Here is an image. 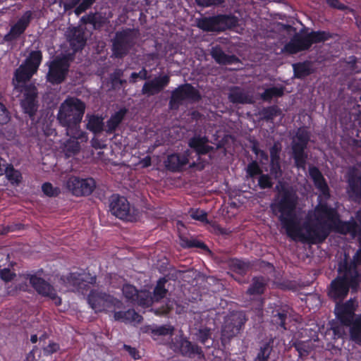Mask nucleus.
<instances>
[{"mask_svg":"<svg viewBox=\"0 0 361 361\" xmlns=\"http://www.w3.org/2000/svg\"><path fill=\"white\" fill-rule=\"evenodd\" d=\"M127 112L128 109L123 107L112 114L106 121V128L104 130L105 132L108 134L114 133L118 126L122 123Z\"/></svg>","mask_w":361,"mask_h":361,"instance_id":"nucleus-26","label":"nucleus"},{"mask_svg":"<svg viewBox=\"0 0 361 361\" xmlns=\"http://www.w3.org/2000/svg\"><path fill=\"white\" fill-rule=\"evenodd\" d=\"M207 213L202 210L196 209L191 214V217L193 219L204 222L207 221Z\"/></svg>","mask_w":361,"mask_h":361,"instance_id":"nucleus-58","label":"nucleus"},{"mask_svg":"<svg viewBox=\"0 0 361 361\" xmlns=\"http://www.w3.org/2000/svg\"><path fill=\"white\" fill-rule=\"evenodd\" d=\"M209 138L201 135H195L188 140V146L192 149L197 155L202 156L214 151V147L207 145Z\"/></svg>","mask_w":361,"mask_h":361,"instance_id":"nucleus-23","label":"nucleus"},{"mask_svg":"<svg viewBox=\"0 0 361 361\" xmlns=\"http://www.w3.org/2000/svg\"><path fill=\"white\" fill-rule=\"evenodd\" d=\"M281 144L279 142H274L269 149L270 161H281L280 153L281 152Z\"/></svg>","mask_w":361,"mask_h":361,"instance_id":"nucleus-52","label":"nucleus"},{"mask_svg":"<svg viewBox=\"0 0 361 361\" xmlns=\"http://www.w3.org/2000/svg\"><path fill=\"white\" fill-rule=\"evenodd\" d=\"M92 147L96 149H102L105 147V145L103 144L98 138L93 137L91 140Z\"/></svg>","mask_w":361,"mask_h":361,"instance_id":"nucleus-63","label":"nucleus"},{"mask_svg":"<svg viewBox=\"0 0 361 361\" xmlns=\"http://www.w3.org/2000/svg\"><path fill=\"white\" fill-rule=\"evenodd\" d=\"M267 284L264 276H255L246 293L250 295H262L266 290Z\"/></svg>","mask_w":361,"mask_h":361,"instance_id":"nucleus-30","label":"nucleus"},{"mask_svg":"<svg viewBox=\"0 0 361 361\" xmlns=\"http://www.w3.org/2000/svg\"><path fill=\"white\" fill-rule=\"evenodd\" d=\"M85 104L78 98L68 97L61 104L57 119L71 134L82 135L80 123L85 111Z\"/></svg>","mask_w":361,"mask_h":361,"instance_id":"nucleus-3","label":"nucleus"},{"mask_svg":"<svg viewBox=\"0 0 361 361\" xmlns=\"http://www.w3.org/2000/svg\"><path fill=\"white\" fill-rule=\"evenodd\" d=\"M247 319L241 312L232 314L221 329V343L225 345L231 338L240 333Z\"/></svg>","mask_w":361,"mask_h":361,"instance_id":"nucleus-13","label":"nucleus"},{"mask_svg":"<svg viewBox=\"0 0 361 361\" xmlns=\"http://www.w3.org/2000/svg\"><path fill=\"white\" fill-rule=\"evenodd\" d=\"M342 276H338L331 282L329 296L334 301H342L348 294L350 287L358 285L360 274L353 267L348 271H338Z\"/></svg>","mask_w":361,"mask_h":361,"instance_id":"nucleus-5","label":"nucleus"},{"mask_svg":"<svg viewBox=\"0 0 361 361\" xmlns=\"http://www.w3.org/2000/svg\"><path fill=\"white\" fill-rule=\"evenodd\" d=\"M147 329L145 330V332H147L149 330L151 331L152 334L154 336H167L172 335L173 334L174 329L172 326H168L166 325H162L157 326L156 328H151L149 326H146Z\"/></svg>","mask_w":361,"mask_h":361,"instance_id":"nucleus-49","label":"nucleus"},{"mask_svg":"<svg viewBox=\"0 0 361 361\" xmlns=\"http://www.w3.org/2000/svg\"><path fill=\"white\" fill-rule=\"evenodd\" d=\"M47 298L51 299L56 306L61 304V299L57 295L55 289L47 281Z\"/></svg>","mask_w":361,"mask_h":361,"instance_id":"nucleus-53","label":"nucleus"},{"mask_svg":"<svg viewBox=\"0 0 361 361\" xmlns=\"http://www.w3.org/2000/svg\"><path fill=\"white\" fill-rule=\"evenodd\" d=\"M270 173L276 179L280 178L282 174L281 161H270Z\"/></svg>","mask_w":361,"mask_h":361,"instance_id":"nucleus-54","label":"nucleus"},{"mask_svg":"<svg viewBox=\"0 0 361 361\" xmlns=\"http://www.w3.org/2000/svg\"><path fill=\"white\" fill-rule=\"evenodd\" d=\"M25 278L29 279L30 284L35 290L42 296H45V280L36 274H26Z\"/></svg>","mask_w":361,"mask_h":361,"instance_id":"nucleus-39","label":"nucleus"},{"mask_svg":"<svg viewBox=\"0 0 361 361\" xmlns=\"http://www.w3.org/2000/svg\"><path fill=\"white\" fill-rule=\"evenodd\" d=\"M179 351L183 356L195 358L197 357L199 359L204 357V354L197 344L193 343L186 338H183L178 342Z\"/></svg>","mask_w":361,"mask_h":361,"instance_id":"nucleus-22","label":"nucleus"},{"mask_svg":"<svg viewBox=\"0 0 361 361\" xmlns=\"http://www.w3.org/2000/svg\"><path fill=\"white\" fill-rule=\"evenodd\" d=\"M122 292L127 301L134 303L135 299L137 298L139 290L133 285L124 284Z\"/></svg>","mask_w":361,"mask_h":361,"instance_id":"nucleus-47","label":"nucleus"},{"mask_svg":"<svg viewBox=\"0 0 361 361\" xmlns=\"http://www.w3.org/2000/svg\"><path fill=\"white\" fill-rule=\"evenodd\" d=\"M309 176L321 195L314 211L316 224L312 228H307V235L302 233L296 214L298 196L295 192L282 186L270 205L272 213L278 217L287 235L293 240L299 238L301 242L320 244L333 231L342 235H355L358 229L357 222L353 218L349 221L341 220L337 209L327 203L330 198V190L319 169L314 166H310Z\"/></svg>","mask_w":361,"mask_h":361,"instance_id":"nucleus-1","label":"nucleus"},{"mask_svg":"<svg viewBox=\"0 0 361 361\" xmlns=\"http://www.w3.org/2000/svg\"><path fill=\"white\" fill-rule=\"evenodd\" d=\"M123 71L120 68L116 69L111 75V79L113 83H116L123 76Z\"/></svg>","mask_w":361,"mask_h":361,"instance_id":"nucleus-62","label":"nucleus"},{"mask_svg":"<svg viewBox=\"0 0 361 361\" xmlns=\"http://www.w3.org/2000/svg\"><path fill=\"white\" fill-rule=\"evenodd\" d=\"M42 59V52L32 51L25 61L15 71L12 80L13 94L20 97V106L25 114L34 121L38 109L37 87L32 84H26L37 71Z\"/></svg>","mask_w":361,"mask_h":361,"instance_id":"nucleus-2","label":"nucleus"},{"mask_svg":"<svg viewBox=\"0 0 361 361\" xmlns=\"http://www.w3.org/2000/svg\"><path fill=\"white\" fill-rule=\"evenodd\" d=\"M32 19V12L27 11L18 20V21L11 26L10 31L5 35L4 40L6 42H13L17 39L24 33L28 27Z\"/></svg>","mask_w":361,"mask_h":361,"instance_id":"nucleus-18","label":"nucleus"},{"mask_svg":"<svg viewBox=\"0 0 361 361\" xmlns=\"http://www.w3.org/2000/svg\"><path fill=\"white\" fill-rule=\"evenodd\" d=\"M311 133L307 127L299 128L295 133V140L291 143L292 157L298 169H305L307 154L305 152L310 140Z\"/></svg>","mask_w":361,"mask_h":361,"instance_id":"nucleus-7","label":"nucleus"},{"mask_svg":"<svg viewBox=\"0 0 361 361\" xmlns=\"http://www.w3.org/2000/svg\"><path fill=\"white\" fill-rule=\"evenodd\" d=\"M104 127V123L102 116L94 114L89 116L87 123V128L89 130L97 135L105 130Z\"/></svg>","mask_w":361,"mask_h":361,"instance_id":"nucleus-34","label":"nucleus"},{"mask_svg":"<svg viewBox=\"0 0 361 361\" xmlns=\"http://www.w3.org/2000/svg\"><path fill=\"white\" fill-rule=\"evenodd\" d=\"M60 192L58 188H54L51 183L47 182V196L54 197L57 196Z\"/></svg>","mask_w":361,"mask_h":361,"instance_id":"nucleus-61","label":"nucleus"},{"mask_svg":"<svg viewBox=\"0 0 361 361\" xmlns=\"http://www.w3.org/2000/svg\"><path fill=\"white\" fill-rule=\"evenodd\" d=\"M70 67L68 56L57 57L49 65L47 81L54 85L61 84L66 78Z\"/></svg>","mask_w":361,"mask_h":361,"instance_id":"nucleus-12","label":"nucleus"},{"mask_svg":"<svg viewBox=\"0 0 361 361\" xmlns=\"http://www.w3.org/2000/svg\"><path fill=\"white\" fill-rule=\"evenodd\" d=\"M308 34L312 45L313 44L325 42L326 41L333 39L335 36L334 33L325 30H312L308 32Z\"/></svg>","mask_w":361,"mask_h":361,"instance_id":"nucleus-37","label":"nucleus"},{"mask_svg":"<svg viewBox=\"0 0 361 361\" xmlns=\"http://www.w3.org/2000/svg\"><path fill=\"white\" fill-rule=\"evenodd\" d=\"M293 75L295 78L303 79L313 73L310 61L298 62L293 64Z\"/></svg>","mask_w":361,"mask_h":361,"instance_id":"nucleus-32","label":"nucleus"},{"mask_svg":"<svg viewBox=\"0 0 361 361\" xmlns=\"http://www.w3.org/2000/svg\"><path fill=\"white\" fill-rule=\"evenodd\" d=\"M66 188L75 197H85L91 195L96 188V182L92 178H81L71 176L66 181Z\"/></svg>","mask_w":361,"mask_h":361,"instance_id":"nucleus-10","label":"nucleus"},{"mask_svg":"<svg viewBox=\"0 0 361 361\" xmlns=\"http://www.w3.org/2000/svg\"><path fill=\"white\" fill-rule=\"evenodd\" d=\"M228 99L233 104H252V97L243 89L238 86L231 87L228 95Z\"/></svg>","mask_w":361,"mask_h":361,"instance_id":"nucleus-25","label":"nucleus"},{"mask_svg":"<svg viewBox=\"0 0 361 361\" xmlns=\"http://www.w3.org/2000/svg\"><path fill=\"white\" fill-rule=\"evenodd\" d=\"M59 349V345L58 343H51L47 346V353H56Z\"/></svg>","mask_w":361,"mask_h":361,"instance_id":"nucleus-64","label":"nucleus"},{"mask_svg":"<svg viewBox=\"0 0 361 361\" xmlns=\"http://www.w3.org/2000/svg\"><path fill=\"white\" fill-rule=\"evenodd\" d=\"M195 338L197 341L202 344L206 348L213 346L214 339L212 338V330L207 326L200 327L194 334Z\"/></svg>","mask_w":361,"mask_h":361,"instance_id":"nucleus-29","label":"nucleus"},{"mask_svg":"<svg viewBox=\"0 0 361 361\" xmlns=\"http://www.w3.org/2000/svg\"><path fill=\"white\" fill-rule=\"evenodd\" d=\"M61 279L71 291L85 295L90 290L91 286L96 283L97 276L89 271L82 269L80 271L71 272L66 276H63Z\"/></svg>","mask_w":361,"mask_h":361,"instance_id":"nucleus-6","label":"nucleus"},{"mask_svg":"<svg viewBox=\"0 0 361 361\" xmlns=\"http://www.w3.org/2000/svg\"><path fill=\"white\" fill-rule=\"evenodd\" d=\"M312 47L308 32L306 34L296 33L284 46V51L290 54L309 50Z\"/></svg>","mask_w":361,"mask_h":361,"instance_id":"nucleus-15","label":"nucleus"},{"mask_svg":"<svg viewBox=\"0 0 361 361\" xmlns=\"http://www.w3.org/2000/svg\"><path fill=\"white\" fill-rule=\"evenodd\" d=\"M210 54L215 62L219 65H232L240 61L239 58L235 55L226 54L219 45L212 48Z\"/></svg>","mask_w":361,"mask_h":361,"instance_id":"nucleus-24","label":"nucleus"},{"mask_svg":"<svg viewBox=\"0 0 361 361\" xmlns=\"http://www.w3.org/2000/svg\"><path fill=\"white\" fill-rule=\"evenodd\" d=\"M290 307L287 305H276L271 311V323L277 329L287 330L286 319L289 313Z\"/></svg>","mask_w":361,"mask_h":361,"instance_id":"nucleus-21","label":"nucleus"},{"mask_svg":"<svg viewBox=\"0 0 361 361\" xmlns=\"http://www.w3.org/2000/svg\"><path fill=\"white\" fill-rule=\"evenodd\" d=\"M284 94L283 87H272L267 88L261 94V99L265 102H270L274 97H281Z\"/></svg>","mask_w":361,"mask_h":361,"instance_id":"nucleus-43","label":"nucleus"},{"mask_svg":"<svg viewBox=\"0 0 361 361\" xmlns=\"http://www.w3.org/2000/svg\"><path fill=\"white\" fill-rule=\"evenodd\" d=\"M274 182L269 174L262 173L258 178V186L260 189H270L273 187Z\"/></svg>","mask_w":361,"mask_h":361,"instance_id":"nucleus-50","label":"nucleus"},{"mask_svg":"<svg viewBox=\"0 0 361 361\" xmlns=\"http://www.w3.org/2000/svg\"><path fill=\"white\" fill-rule=\"evenodd\" d=\"M202 99L200 91L190 83H184L171 92L169 100L171 109H178L183 101L198 102Z\"/></svg>","mask_w":361,"mask_h":361,"instance_id":"nucleus-8","label":"nucleus"},{"mask_svg":"<svg viewBox=\"0 0 361 361\" xmlns=\"http://www.w3.org/2000/svg\"><path fill=\"white\" fill-rule=\"evenodd\" d=\"M45 348L35 347L27 355V361H45Z\"/></svg>","mask_w":361,"mask_h":361,"instance_id":"nucleus-48","label":"nucleus"},{"mask_svg":"<svg viewBox=\"0 0 361 361\" xmlns=\"http://www.w3.org/2000/svg\"><path fill=\"white\" fill-rule=\"evenodd\" d=\"M326 4L331 8H336L341 11H344L346 6L341 4L338 0H326Z\"/></svg>","mask_w":361,"mask_h":361,"instance_id":"nucleus-60","label":"nucleus"},{"mask_svg":"<svg viewBox=\"0 0 361 361\" xmlns=\"http://www.w3.org/2000/svg\"><path fill=\"white\" fill-rule=\"evenodd\" d=\"M168 282V279L166 277L160 278L153 290L152 297L155 302H158L166 296L168 290L166 288V283Z\"/></svg>","mask_w":361,"mask_h":361,"instance_id":"nucleus-38","label":"nucleus"},{"mask_svg":"<svg viewBox=\"0 0 361 361\" xmlns=\"http://www.w3.org/2000/svg\"><path fill=\"white\" fill-rule=\"evenodd\" d=\"M281 114V110L276 105L264 107L261 111V115L263 118L267 121H272L276 116Z\"/></svg>","mask_w":361,"mask_h":361,"instance_id":"nucleus-45","label":"nucleus"},{"mask_svg":"<svg viewBox=\"0 0 361 361\" xmlns=\"http://www.w3.org/2000/svg\"><path fill=\"white\" fill-rule=\"evenodd\" d=\"M238 21L234 15L220 13L197 18L196 25L204 32L220 33L235 27Z\"/></svg>","mask_w":361,"mask_h":361,"instance_id":"nucleus-4","label":"nucleus"},{"mask_svg":"<svg viewBox=\"0 0 361 361\" xmlns=\"http://www.w3.org/2000/svg\"><path fill=\"white\" fill-rule=\"evenodd\" d=\"M114 318L116 321H120L126 324L135 322L140 323L143 318L133 309H129L126 311H117L114 314Z\"/></svg>","mask_w":361,"mask_h":361,"instance_id":"nucleus-28","label":"nucleus"},{"mask_svg":"<svg viewBox=\"0 0 361 361\" xmlns=\"http://www.w3.org/2000/svg\"><path fill=\"white\" fill-rule=\"evenodd\" d=\"M190 155V149H186L183 153H173L168 155L165 161L166 169L173 173L181 172L183 167L189 163Z\"/></svg>","mask_w":361,"mask_h":361,"instance_id":"nucleus-16","label":"nucleus"},{"mask_svg":"<svg viewBox=\"0 0 361 361\" xmlns=\"http://www.w3.org/2000/svg\"><path fill=\"white\" fill-rule=\"evenodd\" d=\"M361 264V252H359V250L355 252L353 256V260L348 261L347 259H344L338 264V271H348L351 268L355 269V271L357 274H360L358 269L357 265Z\"/></svg>","mask_w":361,"mask_h":361,"instance_id":"nucleus-35","label":"nucleus"},{"mask_svg":"<svg viewBox=\"0 0 361 361\" xmlns=\"http://www.w3.org/2000/svg\"><path fill=\"white\" fill-rule=\"evenodd\" d=\"M180 245L183 248H200L203 250H209L207 245L203 242L197 239H189L186 237H180Z\"/></svg>","mask_w":361,"mask_h":361,"instance_id":"nucleus-44","label":"nucleus"},{"mask_svg":"<svg viewBox=\"0 0 361 361\" xmlns=\"http://www.w3.org/2000/svg\"><path fill=\"white\" fill-rule=\"evenodd\" d=\"M87 300L90 306L96 312L105 311L117 302V300L114 296L99 290H91Z\"/></svg>","mask_w":361,"mask_h":361,"instance_id":"nucleus-14","label":"nucleus"},{"mask_svg":"<svg viewBox=\"0 0 361 361\" xmlns=\"http://www.w3.org/2000/svg\"><path fill=\"white\" fill-rule=\"evenodd\" d=\"M131 29L118 31L112 41V52L116 58L122 59L126 56L133 46Z\"/></svg>","mask_w":361,"mask_h":361,"instance_id":"nucleus-11","label":"nucleus"},{"mask_svg":"<svg viewBox=\"0 0 361 361\" xmlns=\"http://www.w3.org/2000/svg\"><path fill=\"white\" fill-rule=\"evenodd\" d=\"M335 312L338 319L345 326L352 324L355 319H354L355 309L351 300L341 305H336Z\"/></svg>","mask_w":361,"mask_h":361,"instance_id":"nucleus-20","label":"nucleus"},{"mask_svg":"<svg viewBox=\"0 0 361 361\" xmlns=\"http://www.w3.org/2000/svg\"><path fill=\"white\" fill-rule=\"evenodd\" d=\"M16 276V274L12 272L8 268H4L0 270V278L5 282L12 281Z\"/></svg>","mask_w":361,"mask_h":361,"instance_id":"nucleus-55","label":"nucleus"},{"mask_svg":"<svg viewBox=\"0 0 361 361\" xmlns=\"http://www.w3.org/2000/svg\"><path fill=\"white\" fill-rule=\"evenodd\" d=\"M109 209L111 213L117 218L127 221H133L136 219L135 209L130 207L128 200L118 194H114L109 200Z\"/></svg>","mask_w":361,"mask_h":361,"instance_id":"nucleus-9","label":"nucleus"},{"mask_svg":"<svg viewBox=\"0 0 361 361\" xmlns=\"http://www.w3.org/2000/svg\"><path fill=\"white\" fill-rule=\"evenodd\" d=\"M170 82V76L164 75L155 77L152 80L145 82L142 88V94L153 96L162 92Z\"/></svg>","mask_w":361,"mask_h":361,"instance_id":"nucleus-17","label":"nucleus"},{"mask_svg":"<svg viewBox=\"0 0 361 361\" xmlns=\"http://www.w3.org/2000/svg\"><path fill=\"white\" fill-rule=\"evenodd\" d=\"M123 349L128 353L132 358L137 360L140 357L139 351L134 347H131L129 345L124 344Z\"/></svg>","mask_w":361,"mask_h":361,"instance_id":"nucleus-59","label":"nucleus"},{"mask_svg":"<svg viewBox=\"0 0 361 361\" xmlns=\"http://www.w3.org/2000/svg\"><path fill=\"white\" fill-rule=\"evenodd\" d=\"M8 180L11 183L18 184L20 183L22 179L21 173L14 169L12 165H8L4 169V172Z\"/></svg>","mask_w":361,"mask_h":361,"instance_id":"nucleus-46","label":"nucleus"},{"mask_svg":"<svg viewBox=\"0 0 361 361\" xmlns=\"http://www.w3.org/2000/svg\"><path fill=\"white\" fill-rule=\"evenodd\" d=\"M70 45L74 51L82 50L86 44L85 32L78 27H74L69 36Z\"/></svg>","mask_w":361,"mask_h":361,"instance_id":"nucleus-27","label":"nucleus"},{"mask_svg":"<svg viewBox=\"0 0 361 361\" xmlns=\"http://www.w3.org/2000/svg\"><path fill=\"white\" fill-rule=\"evenodd\" d=\"M66 135L70 137L63 143V152L67 157L76 154L80 149V142H86L87 136L85 132L82 130V135L71 134L68 130Z\"/></svg>","mask_w":361,"mask_h":361,"instance_id":"nucleus-19","label":"nucleus"},{"mask_svg":"<svg viewBox=\"0 0 361 361\" xmlns=\"http://www.w3.org/2000/svg\"><path fill=\"white\" fill-rule=\"evenodd\" d=\"M81 20L85 24H90L93 26L94 30L100 29L104 24L103 18L98 13H90L88 15L83 16Z\"/></svg>","mask_w":361,"mask_h":361,"instance_id":"nucleus-41","label":"nucleus"},{"mask_svg":"<svg viewBox=\"0 0 361 361\" xmlns=\"http://www.w3.org/2000/svg\"><path fill=\"white\" fill-rule=\"evenodd\" d=\"M205 167V161L201 157V156L197 155V160L195 161H192L189 164L190 169H195L198 171H202Z\"/></svg>","mask_w":361,"mask_h":361,"instance_id":"nucleus-57","label":"nucleus"},{"mask_svg":"<svg viewBox=\"0 0 361 361\" xmlns=\"http://www.w3.org/2000/svg\"><path fill=\"white\" fill-rule=\"evenodd\" d=\"M154 300L150 292L147 290H139L137 298L135 299L134 304H137L142 307H149L152 306Z\"/></svg>","mask_w":361,"mask_h":361,"instance_id":"nucleus-42","label":"nucleus"},{"mask_svg":"<svg viewBox=\"0 0 361 361\" xmlns=\"http://www.w3.org/2000/svg\"><path fill=\"white\" fill-rule=\"evenodd\" d=\"M228 267L231 271L240 276H244L248 271L250 264L249 261L232 258L228 261Z\"/></svg>","mask_w":361,"mask_h":361,"instance_id":"nucleus-33","label":"nucleus"},{"mask_svg":"<svg viewBox=\"0 0 361 361\" xmlns=\"http://www.w3.org/2000/svg\"><path fill=\"white\" fill-rule=\"evenodd\" d=\"M349 193L355 200H361V173H352L348 180Z\"/></svg>","mask_w":361,"mask_h":361,"instance_id":"nucleus-31","label":"nucleus"},{"mask_svg":"<svg viewBox=\"0 0 361 361\" xmlns=\"http://www.w3.org/2000/svg\"><path fill=\"white\" fill-rule=\"evenodd\" d=\"M198 6L209 7L211 6H219L224 2V0H195Z\"/></svg>","mask_w":361,"mask_h":361,"instance_id":"nucleus-56","label":"nucleus"},{"mask_svg":"<svg viewBox=\"0 0 361 361\" xmlns=\"http://www.w3.org/2000/svg\"><path fill=\"white\" fill-rule=\"evenodd\" d=\"M350 340L361 345V319L357 318L352 324L348 326Z\"/></svg>","mask_w":361,"mask_h":361,"instance_id":"nucleus-40","label":"nucleus"},{"mask_svg":"<svg viewBox=\"0 0 361 361\" xmlns=\"http://www.w3.org/2000/svg\"><path fill=\"white\" fill-rule=\"evenodd\" d=\"M274 338H271L269 341L263 343L257 353L254 361H268L271 353L273 350Z\"/></svg>","mask_w":361,"mask_h":361,"instance_id":"nucleus-36","label":"nucleus"},{"mask_svg":"<svg viewBox=\"0 0 361 361\" xmlns=\"http://www.w3.org/2000/svg\"><path fill=\"white\" fill-rule=\"evenodd\" d=\"M246 173L247 176L253 178L257 175L259 176L262 173V170L257 161H252L247 166Z\"/></svg>","mask_w":361,"mask_h":361,"instance_id":"nucleus-51","label":"nucleus"}]
</instances>
